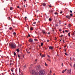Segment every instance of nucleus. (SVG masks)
<instances>
[{
	"label": "nucleus",
	"mask_w": 75,
	"mask_h": 75,
	"mask_svg": "<svg viewBox=\"0 0 75 75\" xmlns=\"http://www.w3.org/2000/svg\"><path fill=\"white\" fill-rule=\"evenodd\" d=\"M38 74L39 75H44L45 74V71L44 70H40L39 71Z\"/></svg>",
	"instance_id": "nucleus-1"
},
{
	"label": "nucleus",
	"mask_w": 75,
	"mask_h": 75,
	"mask_svg": "<svg viewBox=\"0 0 75 75\" xmlns=\"http://www.w3.org/2000/svg\"><path fill=\"white\" fill-rule=\"evenodd\" d=\"M10 46L12 48H15L16 47V45L13 43H11L10 44Z\"/></svg>",
	"instance_id": "nucleus-2"
},
{
	"label": "nucleus",
	"mask_w": 75,
	"mask_h": 75,
	"mask_svg": "<svg viewBox=\"0 0 75 75\" xmlns=\"http://www.w3.org/2000/svg\"><path fill=\"white\" fill-rule=\"evenodd\" d=\"M36 68L37 70H39V69H40V68H41V67H40V66H36Z\"/></svg>",
	"instance_id": "nucleus-3"
},
{
	"label": "nucleus",
	"mask_w": 75,
	"mask_h": 75,
	"mask_svg": "<svg viewBox=\"0 0 75 75\" xmlns=\"http://www.w3.org/2000/svg\"><path fill=\"white\" fill-rule=\"evenodd\" d=\"M29 41L30 42L32 43V42L33 41V40L31 38L29 39Z\"/></svg>",
	"instance_id": "nucleus-4"
},
{
	"label": "nucleus",
	"mask_w": 75,
	"mask_h": 75,
	"mask_svg": "<svg viewBox=\"0 0 75 75\" xmlns=\"http://www.w3.org/2000/svg\"><path fill=\"white\" fill-rule=\"evenodd\" d=\"M42 33L43 34H45V35H46V33H47L46 31H45V30H42Z\"/></svg>",
	"instance_id": "nucleus-5"
},
{
	"label": "nucleus",
	"mask_w": 75,
	"mask_h": 75,
	"mask_svg": "<svg viewBox=\"0 0 75 75\" xmlns=\"http://www.w3.org/2000/svg\"><path fill=\"white\" fill-rule=\"evenodd\" d=\"M35 73V72L34 70H32L31 72V74H32L33 75L34 74V73Z\"/></svg>",
	"instance_id": "nucleus-6"
},
{
	"label": "nucleus",
	"mask_w": 75,
	"mask_h": 75,
	"mask_svg": "<svg viewBox=\"0 0 75 75\" xmlns=\"http://www.w3.org/2000/svg\"><path fill=\"white\" fill-rule=\"evenodd\" d=\"M66 17L67 18H70V16H66Z\"/></svg>",
	"instance_id": "nucleus-7"
},
{
	"label": "nucleus",
	"mask_w": 75,
	"mask_h": 75,
	"mask_svg": "<svg viewBox=\"0 0 75 75\" xmlns=\"http://www.w3.org/2000/svg\"><path fill=\"white\" fill-rule=\"evenodd\" d=\"M49 49H50V50H52V49H53V47L51 46H50L49 47Z\"/></svg>",
	"instance_id": "nucleus-8"
},
{
	"label": "nucleus",
	"mask_w": 75,
	"mask_h": 75,
	"mask_svg": "<svg viewBox=\"0 0 75 75\" xmlns=\"http://www.w3.org/2000/svg\"><path fill=\"white\" fill-rule=\"evenodd\" d=\"M47 61H49V62H51V59H50V58H48L47 59Z\"/></svg>",
	"instance_id": "nucleus-9"
},
{
	"label": "nucleus",
	"mask_w": 75,
	"mask_h": 75,
	"mask_svg": "<svg viewBox=\"0 0 75 75\" xmlns=\"http://www.w3.org/2000/svg\"><path fill=\"white\" fill-rule=\"evenodd\" d=\"M67 70V69H65V70H64L63 71H62V73L64 74V72H65V71H66Z\"/></svg>",
	"instance_id": "nucleus-10"
},
{
	"label": "nucleus",
	"mask_w": 75,
	"mask_h": 75,
	"mask_svg": "<svg viewBox=\"0 0 75 75\" xmlns=\"http://www.w3.org/2000/svg\"><path fill=\"white\" fill-rule=\"evenodd\" d=\"M13 35L16 36V33L15 32H14L13 33Z\"/></svg>",
	"instance_id": "nucleus-11"
},
{
	"label": "nucleus",
	"mask_w": 75,
	"mask_h": 75,
	"mask_svg": "<svg viewBox=\"0 0 75 75\" xmlns=\"http://www.w3.org/2000/svg\"><path fill=\"white\" fill-rule=\"evenodd\" d=\"M70 34L71 32H70L68 33V36H69V37H70V36H71V35H70Z\"/></svg>",
	"instance_id": "nucleus-12"
},
{
	"label": "nucleus",
	"mask_w": 75,
	"mask_h": 75,
	"mask_svg": "<svg viewBox=\"0 0 75 75\" xmlns=\"http://www.w3.org/2000/svg\"><path fill=\"white\" fill-rule=\"evenodd\" d=\"M16 51L18 52H20V50L19 49H16Z\"/></svg>",
	"instance_id": "nucleus-13"
},
{
	"label": "nucleus",
	"mask_w": 75,
	"mask_h": 75,
	"mask_svg": "<svg viewBox=\"0 0 75 75\" xmlns=\"http://www.w3.org/2000/svg\"><path fill=\"white\" fill-rule=\"evenodd\" d=\"M42 5H43V6H46V4L45 3H43Z\"/></svg>",
	"instance_id": "nucleus-14"
},
{
	"label": "nucleus",
	"mask_w": 75,
	"mask_h": 75,
	"mask_svg": "<svg viewBox=\"0 0 75 75\" xmlns=\"http://www.w3.org/2000/svg\"><path fill=\"white\" fill-rule=\"evenodd\" d=\"M34 40L35 41H38V40L36 39H34Z\"/></svg>",
	"instance_id": "nucleus-15"
},
{
	"label": "nucleus",
	"mask_w": 75,
	"mask_h": 75,
	"mask_svg": "<svg viewBox=\"0 0 75 75\" xmlns=\"http://www.w3.org/2000/svg\"><path fill=\"white\" fill-rule=\"evenodd\" d=\"M10 10H13V8H12L11 7H10Z\"/></svg>",
	"instance_id": "nucleus-16"
},
{
	"label": "nucleus",
	"mask_w": 75,
	"mask_h": 75,
	"mask_svg": "<svg viewBox=\"0 0 75 75\" xmlns=\"http://www.w3.org/2000/svg\"><path fill=\"white\" fill-rule=\"evenodd\" d=\"M35 75H38V74H37V72L35 73Z\"/></svg>",
	"instance_id": "nucleus-17"
},
{
	"label": "nucleus",
	"mask_w": 75,
	"mask_h": 75,
	"mask_svg": "<svg viewBox=\"0 0 75 75\" xmlns=\"http://www.w3.org/2000/svg\"><path fill=\"white\" fill-rule=\"evenodd\" d=\"M27 19V17H25V21H26Z\"/></svg>",
	"instance_id": "nucleus-18"
},
{
	"label": "nucleus",
	"mask_w": 75,
	"mask_h": 75,
	"mask_svg": "<svg viewBox=\"0 0 75 75\" xmlns=\"http://www.w3.org/2000/svg\"><path fill=\"white\" fill-rule=\"evenodd\" d=\"M68 26L69 27H71V24H69Z\"/></svg>",
	"instance_id": "nucleus-19"
},
{
	"label": "nucleus",
	"mask_w": 75,
	"mask_h": 75,
	"mask_svg": "<svg viewBox=\"0 0 75 75\" xmlns=\"http://www.w3.org/2000/svg\"><path fill=\"white\" fill-rule=\"evenodd\" d=\"M49 20L50 21H51L52 20V19L51 18H50L49 19Z\"/></svg>",
	"instance_id": "nucleus-20"
},
{
	"label": "nucleus",
	"mask_w": 75,
	"mask_h": 75,
	"mask_svg": "<svg viewBox=\"0 0 75 75\" xmlns=\"http://www.w3.org/2000/svg\"><path fill=\"white\" fill-rule=\"evenodd\" d=\"M69 74H71V70H69Z\"/></svg>",
	"instance_id": "nucleus-21"
},
{
	"label": "nucleus",
	"mask_w": 75,
	"mask_h": 75,
	"mask_svg": "<svg viewBox=\"0 0 75 75\" xmlns=\"http://www.w3.org/2000/svg\"><path fill=\"white\" fill-rule=\"evenodd\" d=\"M18 57L20 59V55H19L18 54Z\"/></svg>",
	"instance_id": "nucleus-22"
},
{
	"label": "nucleus",
	"mask_w": 75,
	"mask_h": 75,
	"mask_svg": "<svg viewBox=\"0 0 75 75\" xmlns=\"http://www.w3.org/2000/svg\"><path fill=\"white\" fill-rule=\"evenodd\" d=\"M58 13H57V12H56V13H54V14H55V15H58Z\"/></svg>",
	"instance_id": "nucleus-23"
},
{
	"label": "nucleus",
	"mask_w": 75,
	"mask_h": 75,
	"mask_svg": "<svg viewBox=\"0 0 75 75\" xmlns=\"http://www.w3.org/2000/svg\"><path fill=\"white\" fill-rule=\"evenodd\" d=\"M8 19L9 20H10V17H9L8 18Z\"/></svg>",
	"instance_id": "nucleus-24"
},
{
	"label": "nucleus",
	"mask_w": 75,
	"mask_h": 75,
	"mask_svg": "<svg viewBox=\"0 0 75 75\" xmlns=\"http://www.w3.org/2000/svg\"><path fill=\"white\" fill-rule=\"evenodd\" d=\"M70 16H71V17H72V16H73V15L71 13V14H70Z\"/></svg>",
	"instance_id": "nucleus-25"
},
{
	"label": "nucleus",
	"mask_w": 75,
	"mask_h": 75,
	"mask_svg": "<svg viewBox=\"0 0 75 75\" xmlns=\"http://www.w3.org/2000/svg\"><path fill=\"white\" fill-rule=\"evenodd\" d=\"M42 57H45V55H42Z\"/></svg>",
	"instance_id": "nucleus-26"
},
{
	"label": "nucleus",
	"mask_w": 75,
	"mask_h": 75,
	"mask_svg": "<svg viewBox=\"0 0 75 75\" xmlns=\"http://www.w3.org/2000/svg\"><path fill=\"white\" fill-rule=\"evenodd\" d=\"M69 12H70V13H72V11H71V10H70L69 11Z\"/></svg>",
	"instance_id": "nucleus-27"
},
{
	"label": "nucleus",
	"mask_w": 75,
	"mask_h": 75,
	"mask_svg": "<svg viewBox=\"0 0 75 75\" xmlns=\"http://www.w3.org/2000/svg\"><path fill=\"white\" fill-rule=\"evenodd\" d=\"M42 45H43V43H41V46H42Z\"/></svg>",
	"instance_id": "nucleus-28"
},
{
	"label": "nucleus",
	"mask_w": 75,
	"mask_h": 75,
	"mask_svg": "<svg viewBox=\"0 0 75 75\" xmlns=\"http://www.w3.org/2000/svg\"><path fill=\"white\" fill-rule=\"evenodd\" d=\"M14 55H16V52H14Z\"/></svg>",
	"instance_id": "nucleus-29"
},
{
	"label": "nucleus",
	"mask_w": 75,
	"mask_h": 75,
	"mask_svg": "<svg viewBox=\"0 0 75 75\" xmlns=\"http://www.w3.org/2000/svg\"><path fill=\"white\" fill-rule=\"evenodd\" d=\"M45 66H47V63H45Z\"/></svg>",
	"instance_id": "nucleus-30"
},
{
	"label": "nucleus",
	"mask_w": 75,
	"mask_h": 75,
	"mask_svg": "<svg viewBox=\"0 0 75 75\" xmlns=\"http://www.w3.org/2000/svg\"><path fill=\"white\" fill-rule=\"evenodd\" d=\"M9 30H12V27H10L9 28Z\"/></svg>",
	"instance_id": "nucleus-31"
},
{
	"label": "nucleus",
	"mask_w": 75,
	"mask_h": 75,
	"mask_svg": "<svg viewBox=\"0 0 75 75\" xmlns=\"http://www.w3.org/2000/svg\"><path fill=\"white\" fill-rule=\"evenodd\" d=\"M33 24H36V22H35L33 23Z\"/></svg>",
	"instance_id": "nucleus-32"
},
{
	"label": "nucleus",
	"mask_w": 75,
	"mask_h": 75,
	"mask_svg": "<svg viewBox=\"0 0 75 75\" xmlns=\"http://www.w3.org/2000/svg\"><path fill=\"white\" fill-rule=\"evenodd\" d=\"M30 30H33V28H30Z\"/></svg>",
	"instance_id": "nucleus-33"
},
{
	"label": "nucleus",
	"mask_w": 75,
	"mask_h": 75,
	"mask_svg": "<svg viewBox=\"0 0 75 75\" xmlns=\"http://www.w3.org/2000/svg\"><path fill=\"white\" fill-rule=\"evenodd\" d=\"M24 75V74L23 73H22L20 75Z\"/></svg>",
	"instance_id": "nucleus-34"
},
{
	"label": "nucleus",
	"mask_w": 75,
	"mask_h": 75,
	"mask_svg": "<svg viewBox=\"0 0 75 75\" xmlns=\"http://www.w3.org/2000/svg\"><path fill=\"white\" fill-rule=\"evenodd\" d=\"M37 59H36L35 61V62H37Z\"/></svg>",
	"instance_id": "nucleus-35"
},
{
	"label": "nucleus",
	"mask_w": 75,
	"mask_h": 75,
	"mask_svg": "<svg viewBox=\"0 0 75 75\" xmlns=\"http://www.w3.org/2000/svg\"><path fill=\"white\" fill-rule=\"evenodd\" d=\"M47 57H49L48 58H50V56L49 55H48Z\"/></svg>",
	"instance_id": "nucleus-36"
},
{
	"label": "nucleus",
	"mask_w": 75,
	"mask_h": 75,
	"mask_svg": "<svg viewBox=\"0 0 75 75\" xmlns=\"http://www.w3.org/2000/svg\"><path fill=\"white\" fill-rule=\"evenodd\" d=\"M60 14H62V11H61L60 12Z\"/></svg>",
	"instance_id": "nucleus-37"
},
{
	"label": "nucleus",
	"mask_w": 75,
	"mask_h": 75,
	"mask_svg": "<svg viewBox=\"0 0 75 75\" xmlns=\"http://www.w3.org/2000/svg\"><path fill=\"white\" fill-rule=\"evenodd\" d=\"M59 31L61 32V30L60 29H59Z\"/></svg>",
	"instance_id": "nucleus-38"
},
{
	"label": "nucleus",
	"mask_w": 75,
	"mask_h": 75,
	"mask_svg": "<svg viewBox=\"0 0 75 75\" xmlns=\"http://www.w3.org/2000/svg\"><path fill=\"white\" fill-rule=\"evenodd\" d=\"M75 33H74V32H73V35H74V34H75Z\"/></svg>",
	"instance_id": "nucleus-39"
},
{
	"label": "nucleus",
	"mask_w": 75,
	"mask_h": 75,
	"mask_svg": "<svg viewBox=\"0 0 75 75\" xmlns=\"http://www.w3.org/2000/svg\"><path fill=\"white\" fill-rule=\"evenodd\" d=\"M65 54L66 55H68V54L67 53H65Z\"/></svg>",
	"instance_id": "nucleus-40"
},
{
	"label": "nucleus",
	"mask_w": 75,
	"mask_h": 75,
	"mask_svg": "<svg viewBox=\"0 0 75 75\" xmlns=\"http://www.w3.org/2000/svg\"><path fill=\"white\" fill-rule=\"evenodd\" d=\"M11 71H12V72H13V70L12 69H11Z\"/></svg>",
	"instance_id": "nucleus-41"
},
{
	"label": "nucleus",
	"mask_w": 75,
	"mask_h": 75,
	"mask_svg": "<svg viewBox=\"0 0 75 75\" xmlns=\"http://www.w3.org/2000/svg\"><path fill=\"white\" fill-rule=\"evenodd\" d=\"M64 36V35H61V36H60V37H62V36Z\"/></svg>",
	"instance_id": "nucleus-42"
},
{
	"label": "nucleus",
	"mask_w": 75,
	"mask_h": 75,
	"mask_svg": "<svg viewBox=\"0 0 75 75\" xmlns=\"http://www.w3.org/2000/svg\"><path fill=\"white\" fill-rule=\"evenodd\" d=\"M70 59L71 60V61L72 60L71 57H70Z\"/></svg>",
	"instance_id": "nucleus-43"
},
{
	"label": "nucleus",
	"mask_w": 75,
	"mask_h": 75,
	"mask_svg": "<svg viewBox=\"0 0 75 75\" xmlns=\"http://www.w3.org/2000/svg\"><path fill=\"white\" fill-rule=\"evenodd\" d=\"M28 37H30V35L28 34Z\"/></svg>",
	"instance_id": "nucleus-44"
},
{
	"label": "nucleus",
	"mask_w": 75,
	"mask_h": 75,
	"mask_svg": "<svg viewBox=\"0 0 75 75\" xmlns=\"http://www.w3.org/2000/svg\"><path fill=\"white\" fill-rule=\"evenodd\" d=\"M62 66H63V63H62Z\"/></svg>",
	"instance_id": "nucleus-45"
},
{
	"label": "nucleus",
	"mask_w": 75,
	"mask_h": 75,
	"mask_svg": "<svg viewBox=\"0 0 75 75\" xmlns=\"http://www.w3.org/2000/svg\"><path fill=\"white\" fill-rule=\"evenodd\" d=\"M50 11H51V12H52V10H50Z\"/></svg>",
	"instance_id": "nucleus-46"
},
{
	"label": "nucleus",
	"mask_w": 75,
	"mask_h": 75,
	"mask_svg": "<svg viewBox=\"0 0 75 75\" xmlns=\"http://www.w3.org/2000/svg\"><path fill=\"white\" fill-rule=\"evenodd\" d=\"M58 57L59 56V55H58V54H57V57H58Z\"/></svg>",
	"instance_id": "nucleus-47"
},
{
	"label": "nucleus",
	"mask_w": 75,
	"mask_h": 75,
	"mask_svg": "<svg viewBox=\"0 0 75 75\" xmlns=\"http://www.w3.org/2000/svg\"><path fill=\"white\" fill-rule=\"evenodd\" d=\"M27 26H28V25H27V24L26 26V27H27Z\"/></svg>",
	"instance_id": "nucleus-48"
},
{
	"label": "nucleus",
	"mask_w": 75,
	"mask_h": 75,
	"mask_svg": "<svg viewBox=\"0 0 75 75\" xmlns=\"http://www.w3.org/2000/svg\"><path fill=\"white\" fill-rule=\"evenodd\" d=\"M27 52L28 54H29V53H30V52Z\"/></svg>",
	"instance_id": "nucleus-49"
},
{
	"label": "nucleus",
	"mask_w": 75,
	"mask_h": 75,
	"mask_svg": "<svg viewBox=\"0 0 75 75\" xmlns=\"http://www.w3.org/2000/svg\"><path fill=\"white\" fill-rule=\"evenodd\" d=\"M49 41H49V40H47V42H49Z\"/></svg>",
	"instance_id": "nucleus-50"
},
{
	"label": "nucleus",
	"mask_w": 75,
	"mask_h": 75,
	"mask_svg": "<svg viewBox=\"0 0 75 75\" xmlns=\"http://www.w3.org/2000/svg\"><path fill=\"white\" fill-rule=\"evenodd\" d=\"M48 34H50V32H49V33H48Z\"/></svg>",
	"instance_id": "nucleus-51"
},
{
	"label": "nucleus",
	"mask_w": 75,
	"mask_h": 75,
	"mask_svg": "<svg viewBox=\"0 0 75 75\" xmlns=\"http://www.w3.org/2000/svg\"><path fill=\"white\" fill-rule=\"evenodd\" d=\"M73 59L74 60V61H75V58H74Z\"/></svg>",
	"instance_id": "nucleus-52"
},
{
	"label": "nucleus",
	"mask_w": 75,
	"mask_h": 75,
	"mask_svg": "<svg viewBox=\"0 0 75 75\" xmlns=\"http://www.w3.org/2000/svg\"><path fill=\"white\" fill-rule=\"evenodd\" d=\"M49 12H50V13H51V10H49Z\"/></svg>",
	"instance_id": "nucleus-53"
},
{
	"label": "nucleus",
	"mask_w": 75,
	"mask_h": 75,
	"mask_svg": "<svg viewBox=\"0 0 75 75\" xmlns=\"http://www.w3.org/2000/svg\"><path fill=\"white\" fill-rule=\"evenodd\" d=\"M49 7H51V6L49 5Z\"/></svg>",
	"instance_id": "nucleus-54"
},
{
	"label": "nucleus",
	"mask_w": 75,
	"mask_h": 75,
	"mask_svg": "<svg viewBox=\"0 0 75 75\" xmlns=\"http://www.w3.org/2000/svg\"><path fill=\"white\" fill-rule=\"evenodd\" d=\"M66 47H67V46H64V48H65Z\"/></svg>",
	"instance_id": "nucleus-55"
},
{
	"label": "nucleus",
	"mask_w": 75,
	"mask_h": 75,
	"mask_svg": "<svg viewBox=\"0 0 75 75\" xmlns=\"http://www.w3.org/2000/svg\"><path fill=\"white\" fill-rule=\"evenodd\" d=\"M40 56H41V53L40 54Z\"/></svg>",
	"instance_id": "nucleus-56"
},
{
	"label": "nucleus",
	"mask_w": 75,
	"mask_h": 75,
	"mask_svg": "<svg viewBox=\"0 0 75 75\" xmlns=\"http://www.w3.org/2000/svg\"><path fill=\"white\" fill-rule=\"evenodd\" d=\"M17 8H20V7H19V6H18L17 7Z\"/></svg>",
	"instance_id": "nucleus-57"
},
{
	"label": "nucleus",
	"mask_w": 75,
	"mask_h": 75,
	"mask_svg": "<svg viewBox=\"0 0 75 75\" xmlns=\"http://www.w3.org/2000/svg\"><path fill=\"white\" fill-rule=\"evenodd\" d=\"M56 26H57V27H58V25H56Z\"/></svg>",
	"instance_id": "nucleus-58"
},
{
	"label": "nucleus",
	"mask_w": 75,
	"mask_h": 75,
	"mask_svg": "<svg viewBox=\"0 0 75 75\" xmlns=\"http://www.w3.org/2000/svg\"><path fill=\"white\" fill-rule=\"evenodd\" d=\"M54 40H57V38H55V39Z\"/></svg>",
	"instance_id": "nucleus-59"
},
{
	"label": "nucleus",
	"mask_w": 75,
	"mask_h": 75,
	"mask_svg": "<svg viewBox=\"0 0 75 75\" xmlns=\"http://www.w3.org/2000/svg\"><path fill=\"white\" fill-rule=\"evenodd\" d=\"M11 64V63H10V65H11V64Z\"/></svg>",
	"instance_id": "nucleus-60"
},
{
	"label": "nucleus",
	"mask_w": 75,
	"mask_h": 75,
	"mask_svg": "<svg viewBox=\"0 0 75 75\" xmlns=\"http://www.w3.org/2000/svg\"><path fill=\"white\" fill-rule=\"evenodd\" d=\"M54 30H53V32H54Z\"/></svg>",
	"instance_id": "nucleus-61"
},
{
	"label": "nucleus",
	"mask_w": 75,
	"mask_h": 75,
	"mask_svg": "<svg viewBox=\"0 0 75 75\" xmlns=\"http://www.w3.org/2000/svg\"><path fill=\"white\" fill-rule=\"evenodd\" d=\"M65 32H67V30H65Z\"/></svg>",
	"instance_id": "nucleus-62"
},
{
	"label": "nucleus",
	"mask_w": 75,
	"mask_h": 75,
	"mask_svg": "<svg viewBox=\"0 0 75 75\" xmlns=\"http://www.w3.org/2000/svg\"><path fill=\"white\" fill-rule=\"evenodd\" d=\"M24 68H25V66H24Z\"/></svg>",
	"instance_id": "nucleus-63"
},
{
	"label": "nucleus",
	"mask_w": 75,
	"mask_h": 75,
	"mask_svg": "<svg viewBox=\"0 0 75 75\" xmlns=\"http://www.w3.org/2000/svg\"><path fill=\"white\" fill-rule=\"evenodd\" d=\"M74 21H75V19H74Z\"/></svg>",
	"instance_id": "nucleus-64"
}]
</instances>
